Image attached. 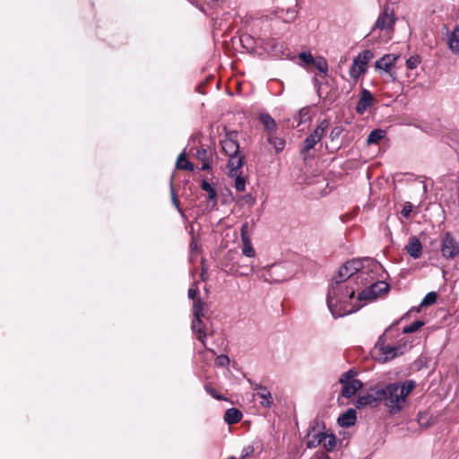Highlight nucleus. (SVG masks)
Listing matches in <instances>:
<instances>
[{
	"instance_id": "1",
	"label": "nucleus",
	"mask_w": 459,
	"mask_h": 459,
	"mask_svg": "<svg viewBox=\"0 0 459 459\" xmlns=\"http://www.w3.org/2000/svg\"><path fill=\"white\" fill-rule=\"evenodd\" d=\"M359 290L354 286L332 279L326 302L329 311L334 318L345 316L360 309V305L354 303V294Z\"/></svg>"
},
{
	"instance_id": "2",
	"label": "nucleus",
	"mask_w": 459,
	"mask_h": 459,
	"mask_svg": "<svg viewBox=\"0 0 459 459\" xmlns=\"http://www.w3.org/2000/svg\"><path fill=\"white\" fill-rule=\"evenodd\" d=\"M378 266L370 258L352 259L342 265L333 279L359 289L374 279L373 271Z\"/></svg>"
},
{
	"instance_id": "3",
	"label": "nucleus",
	"mask_w": 459,
	"mask_h": 459,
	"mask_svg": "<svg viewBox=\"0 0 459 459\" xmlns=\"http://www.w3.org/2000/svg\"><path fill=\"white\" fill-rule=\"evenodd\" d=\"M415 385L414 380L397 381L377 389V394H379L380 402L383 401L389 414L395 415L403 410L408 395Z\"/></svg>"
},
{
	"instance_id": "4",
	"label": "nucleus",
	"mask_w": 459,
	"mask_h": 459,
	"mask_svg": "<svg viewBox=\"0 0 459 459\" xmlns=\"http://www.w3.org/2000/svg\"><path fill=\"white\" fill-rule=\"evenodd\" d=\"M242 257L237 252L229 251L225 255L221 269L229 275L248 276L253 273V268L241 264Z\"/></svg>"
},
{
	"instance_id": "5",
	"label": "nucleus",
	"mask_w": 459,
	"mask_h": 459,
	"mask_svg": "<svg viewBox=\"0 0 459 459\" xmlns=\"http://www.w3.org/2000/svg\"><path fill=\"white\" fill-rule=\"evenodd\" d=\"M378 350L384 357V360H391L404 353L406 345H389L385 343V335H381L377 343Z\"/></svg>"
},
{
	"instance_id": "6",
	"label": "nucleus",
	"mask_w": 459,
	"mask_h": 459,
	"mask_svg": "<svg viewBox=\"0 0 459 459\" xmlns=\"http://www.w3.org/2000/svg\"><path fill=\"white\" fill-rule=\"evenodd\" d=\"M398 59V56L394 54H386L382 57L377 59L375 62V69L379 73H386L388 74L393 81L396 80V74L393 71V67L394 66L396 61Z\"/></svg>"
},
{
	"instance_id": "7",
	"label": "nucleus",
	"mask_w": 459,
	"mask_h": 459,
	"mask_svg": "<svg viewBox=\"0 0 459 459\" xmlns=\"http://www.w3.org/2000/svg\"><path fill=\"white\" fill-rule=\"evenodd\" d=\"M238 134L237 131H227L225 137L220 141L221 148L228 157L235 156L239 153Z\"/></svg>"
},
{
	"instance_id": "8",
	"label": "nucleus",
	"mask_w": 459,
	"mask_h": 459,
	"mask_svg": "<svg viewBox=\"0 0 459 459\" xmlns=\"http://www.w3.org/2000/svg\"><path fill=\"white\" fill-rule=\"evenodd\" d=\"M441 254L446 259H453L459 255V243L450 232L445 233L442 238Z\"/></svg>"
},
{
	"instance_id": "9",
	"label": "nucleus",
	"mask_w": 459,
	"mask_h": 459,
	"mask_svg": "<svg viewBox=\"0 0 459 459\" xmlns=\"http://www.w3.org/2000/svg\"><path fill=\"white\" fill-rule=\"evenodd\" d=\"M394 23H395V19H394V11L388 5H386L384 8L383 12L378 15L370 33H372V31L376 29H378L381 30L393 29L394 26Z\"/></svg>"
},
{
	"instance_id": "10",
	"label": "nucleus",
	"mask_w": 459,
	"mask_h": 459,
	"mask_svg": "<svg viewBox=\"0 0 459 459\" xmlns=\"http://www.w3.org/2000/svg\"><path fill=\"white\" fill-rule=\"evenodd\" d=\"M249 383L251 385V387L254 390L257 391L255 396L261 399L260 404L263 407L271 408L273 404V399L268 388L261 384L254 383L251 380H249Z\"/></svg>"
},
{
	"instance_id": "11",
	"label": "nucleus",
	"mask_w": 459,
	"mask_h": 459,
	"mask_svg": "<svg viewBox=\"0 0 459 459\" xmlns=\"http://www.w3.org/2000/svg\"><path fill=\"white\" fill-rule=\"evenodd\" d=\"M356 293L357 295L354 294V303L360 305V308L366 304L375 300V297L368 284L362 285L359 290H356Z\"/></svg>"
},
{
	"instance_id": "12",
	"label": "nucleus",
	"mask_w": 459,
	"mask_h": 459,
	"mask_svg": "<svg viewBox=\"0 0 459 459\" xmlns=\"http://www.w3.org/2000/svg\"><path fill=\"white\" fill-rule=\"evenodd\" d=\"M380 402L379 394H377V390L374 394H366L357 398L355 406L358 409H361L367 405L375 407Z\"/></svg>"
},
{
	"instance_id": "13",
	"label": "nucleus",
	"mask_w": 459,
	"mask_h": 459,
	"mask_svg": "<svg viewBox=\"0 0 459 459\" xmlns=\"http://www.w3.org/2000/svg\"><path fill=\"white\" fill-rule=\"evenodd\" d=\"M372 102L373 94L370 92V91L363 89L356 106V112L359 115L364 114L365 111L372 105Z\"/></svg>"
},
{
	"instance_id": "14",
	"label": "nucleus",
	"mask_w": 459,
	"mask_h": 459,
	"mask_svg": "<svg viewBox=\"0 0 459 459\" xmlns=\"http://www.w3.org/2000/svg\"><path fill=\"white\" fill-rule=\"evenodd\" d=\"M407 254L414 259H418L422 255V245L420 239L416 237L409 238L408 243L405 246Z\"/></svg>"
},
{
	"instance_id": "15",
	"label": "nucleus",
	"mask_w": 459,
	"mask_h": 459,
	"mask_svg": "<svg viewBox=\"0 0 459 459\" xmlns=\"http://www.w3.org/2000/svg\"><path fill=\"white\" fill-rule=\"evenodd\" d=\"M356 420V410L353 408H350L338 417L337 422L339 426H341L342 428H350L355 424Z\"/></svg>"
},
{
	"instance_id": "16",
	"label": "nucleus",
	"mask_w": 459,
	"mask_h": 459,
	"mask_svg": "<svg viewBox=\"0 0 459 459\" xmlns=\"http://www.w3.org/2000/svg\"><path fill=\"white\" fill-rule=\"evenodd\" d=\"M245 163V156L238 153L235 156L229 157L228 169L229 176L234 177L238 174V170L243 167Z\"/></svg>"
},
{
	"instance_id": "17",
	"label": "nucleus",
	"mask_w": 459,
	"mask_h": 459,
	"mask_svg": "<svg viewBox=\"0 0 459 459\" xmlns=\"http://www.w3.org/2000/svg\"><path fill=\"white\" fill-rule=\"evenodd\" d=\"M191 328L193 333L196 335L197 340L205 345L206 333L202 317H194Z\"/></svg>"
},
{
	"instance_id": "18",
	"label": "nucleus",
	"mask_w": 459,
	"mask_h": 459,
	"mask_svg": "<svg viewBox=\"0 0 459 459\" xmlns=\"http://www.w3.org/2000/svg\"><path fill=\"white\" fill-rule=\"evenodd\" d=\"M362 382L360 380H351V382L342 384V391L341 394L345 398H351L353 396L357 391L362 388Z\"/></svg>"
},
{
	"instance_id": "19",
	"label": "nucleus",
	"mask_w": 459,
	"mask_h": 459,
	"mask_svg": "<svg viewBox=\"0 0 459 459\" xmlns=\"http://www.w3.org/2000/svg\"><path fill=\"white\" fill-rule=\"evenodd\" d=\"M373 275L375 276L374 273ZM375 278L373 280H370V281L368 283V286L369 287L376 299L380 295L386 293L388 291L389 284L384 281H377L373 282Z\"/></svg>"
},
{
	"instance_id": "20",
	"label": "nucleus",
	"mask_w": 459,
	"mask_h": 459,
	"mask_svg": "<svg viewBox=\"0 0 459 459\" xmlns=\"http://www.w3.org/2000/svg\"><path fill=\"white\" fill-rule=\"evenodd\" d=\"M312 435V437L309 438L307 442V448H316L319 445H322L323 440L325 438V433L324 432H316L315 428H311L307 433V437H310Z\"/></svg>"
},
{
	"instance_id": "21",
	"label": "nucleus",
	"mask_w": 459,
	"mask_h": 459,
	"mask_svg": "<svg viewBox=\"0 0 459 459\" xmlns=\"http://www.w3.org/2000/svg\"><path fill=\"white\" fill-rule=\"evenodd\" d=\"M239 41L242 46V48L247 52H253L255 51V48L259 44V39H255L254 37H252L249 34H243L239 37Z\"/></svg>"
},
{
	"instance_id": "22",
	"label": "nucleus",
	"mask_w": 459,
	"mask_h": 459,
	"mask_svg": "<svg viewBox=\"0 0 459 459\" xmlns=\"http://www.w3.org/2000/svg\"><path fill=\"white\" fill-rule=\"evenodd\" d=\"M298 11L296 7H290L287 9H279L277 11V17L284 22H292L296 20Z\"/></svg>"
},
{
	"instance_id": "23",
	"label": "nucleus",
	"mask_w": 459,
	"mask_h": 459,
	"mask_svg": "<svg viewBox=\"0 0 459 459\" xmlns=\"http://www.w3.org/2000/svg\"><path fill=\"white\" fill-rule=\"evenodd\" d=\"M243 413L237 408H230L225 411L224 420L227 424L232 425L242 420Z\"/></svg>"
},
{
	"instance_id": "24",
	"label": "nucleus",
	"mask_w": 459,
	"mask_h": 459,
	"mask_svg": "<svg viewBox=\"0 0 459 459\" xmlns=\"http://www.w3.org/2000/svg\"><path fill=\"white\" fill-rule=\"evenodd\" d=\"M267 142L273 146L276 153L282 152L286 144L285 140L275 135L274 132L267 133Z\"/></svg>"
},
{
	"instance_id": "25",
	"label": "nucleus",
	"mask_w": 459,
	"mask_h": 459,
	"mask_svg": "<svg viewBox=\"0 0 459 459\" xmlns=\"http://www.w3.org/2000/svg\"><path fill=\"white\" fill-rule=\"evenodd\" d=\"M448 47L454 54H459V26H456L448 35Z\"/></svg>"
},
{
	"instance_id": "26",
	"label": "nucleus",
	"mask_w": 459,
	"mask_h": 459,
	"mask_svg": "<svg viewBox=\"0 0 459 459\" xmlns=\"http://www.w3.org/2000/svg\"><path fill=\"white\" fill-rule=\"evenodd\" d=\"M259 121L264 126L267 133H273L276 130L277 124L274 118H273L267 113H262L259 115Z\"/></svg>"
},
{
	"instance_id": "27",
	"label": "nucleus",
	"mask_w": 459,
	"mask_h": 459,
	"mask_svg": "<svg viewBox=\"0 0 459 459\" xmlns=\"http://www.w3.org/2000/svg\"><path fill=\"white\" fill-rule=\"evenodd\" d=\"M373 52L370 49H365L361 51L353 60L355 61V65L359 64L363 67H367V65L373 59Z\"/></svg>"
},
{
	"instance_id": "28",
	"label": "nucleus",
	"mask_w": 459,
	"mask_h": 459,
	"mask_svg": "<svg viewBox=\"0 0 459 459\" xmlns=\"http://www.w3.org/2000/svg\"><path fill=\"white\" fill-rule=\"evenodd\" d=\"M177 169H184L187 171H193L194 170V165L187 160L186 158L185 150L178 155L177 163H176Z\"/></svg>"
},
{
	"instance_id": "29",
	"label": "nucleus",
	"mask_w": 459,
	"mask_h": 459,
	"mask_svg": "<svg viewBox=\"0 0 459 459\" xmlns=\"http://www.w3.org/2000/svg\"><path fill=\"white\" fill-rule=\"evenodd\" d=\"M386 134V132L383 129H374L368 136V144H377L382 140Z\"/></svg>"
},
{
	"instance_id": "30",
	"label": "nucleus",
	"mask_w": 459,
	"mask_h": 459,
	"mask_svg": "<svg viewBox=\"0 0 459 459\" xmlns=\"http://www.w3.org/2000/svg\"><path fill=\"white\" fill-rule=\"evenodd\" d=\"M201 188L203 191L206 192L208 194V200L209 201H215L217 197V191L216 189L206 180L203 179L201 182Z\"/></svg>"
},
{
	"instance_id": "31",
	"label": "nucleus",
	"mask_w": 459,
	"mask_h": 459,
	"mask_svg": "<svg viewBox=\"0 0 459 459\" xmlns=\"http://www.w3.org/2000/svg\"><path fill=\"white\" fill-rule=\"evenodd\" d=\"M320 140L310 133L303 142L302 152H307L315 147Z\"/></svg>"
},
{
	"instance_id": "32",
	"label": "nucleus",
	"mask_w": 459,
	"mask_h": 459,
	"mask_svg": "<svg viewBox=\"0 0 459 459\" xmlns=\"http://www.w3.org/2000/svg\"><path fill=\"white\" fill-rule=\"evenodd\" d=\"M329 126V122L327 119H323L320 124L311 132L314 135H316V138L319 140L322 139L323 135L325 134L326 129Z\"/></svg>"
},
{
	"instance_id": "33",
	"label": "nucleus",
	"mask_w": 459,
	"mask_h": 459,
	"mask_svg": "<svg viewBox=\"0 0 459 459\" xmlns=\"http://www.w3.org/2000/svg\"><path fill=\"white\" fill-rule=\"evenodd\" d=\"M322 446L328 451L331 452L336 446V438L333 434L325 433V438L322 442Z\"/></svg>"
},
{
	"instance_id": "34",
	"label": "nucleus",
	"mask_w": 459,
	"mask_h": 459,
	"mask_svg": "<svg viewBox=\"0 0 459 459\" xmlns=\"http://www.w3.org/2000/svg\"><path fill=\"white\" fill-rule=\"evenodd\" d=\"M367 72V67H363L360 65L357 64L355 65V61L353 60L351 67L350 68V76L353 79H358L362 74Z\"/></svg>"
},
{
	"instance_id": "35",
	"label": "nucleus",
	"mask_w": 459,
	"mask_h": 459,
	"mask_svg": "<svg viewBox=\"0 0 459 459\" xmlns=\"http://www.w3.org/2000/svg\"><path fill=\"white\" fill-rule=\"evenodd\" d=\"M357 375H358V371L353 368H351L341 376V377L339 379V383L342 385V384H346V383L351 382V380H357L355 378V377H357Z\"/></svg>"
},
{
	"instance_id": "36",
	"label": "nucleus",
	"mask_w": 459,
	"mask_h": 459,
	"mask_svg": "<svg viewBox=\"0 0 459 459\" xmlns=\"http://www.w3.org/2000/svg\"><path fill=\"white\" fill-rule=\"evenodd\" d=\"M243 247H242V254L247 257H254L255 255V251L252 247L250 239H244L242 241Z\"/></svg>"
},
{
	"instance_id": "37",
	"label": "nucleus",
	"mask_w": 459,
	"mask_h": 459,
	"mask_svg": "<svg viewBox=\"0 0 459 459\" xmlns=\"http://www.w3.org/2000/svg\"><path fill=\"white\" fill-rule=\"evenodd\" d=\"M437 294L435 291H430L426 294L420 304V307L430 306L437 302Z\"/></svg>"
},
{
	"instance_id": "38",
	"label": "nucleus",
	"mask_w": 459,
	"mask_h": 459,
	"mask_svg": "<svg viewBox=\"0 0 459 459\" xmlns=\"http://www.w3.org/2000/svg\"><path fill=\"white\" fill-rule=\"evenodd\" d=\"M424 325H425L424 321L416 320L413 323H411L410 325L403 327L402 333H414V332L418 331L420 328H421Z\"/></svg>"
},
{
	"instance_id": "39",
	"label": "nucleus",
	"mask_w": 459,
	"mask_h": 459,
	"mask_svg": "<svg viewBox=\"0 0 459 459\" xmlns=\"http://www.w3.org/2000/svg\"><path fill=\"white\" fill-rule=\"evenodd\" d=\"M312 64L315 65L316 68L319 72L324 73L325 74H327L328 64H327L326 60L324 57H316V59H314Z\"/></svg>"
},
{
	"instance_id": "40",
	"label": "nucleus",
	"mask_w": 459,
	"mask_h": 459,
	"mask_svg": "<svg viewBox=\"0 0 459 459\" xmlns=\"http://www.w3.org/2000/svg\"><path fill=\"white\" fill-rule=\"evenodd\" d=\"M194 317H202L204 316V306L201 299H197L193 305Z\"/></svg>"
},
{
	"instance_id": "41",
	"label": "nucleus",
	"mask_w": 459,
	"mask_h": 459,
	"mask_svg": "<svg viewBox=\"0 0 459 459\" xmlns=\"http://www.w3.org/2000/svg\"><path fill=\"white\" fill-rule=\"evenodd\" d=\"M235 188L238 192H243L246 189V179L241 175H235Z\"/></svg>"
},
{
	"instance_id": "42",
	"label": "nucleus",
	"mask_w": 459,
	"mask_h": 459,
	"mask_svg": "<svg viewBox=\"0 0 459 459\" xmlns=\"http://www.w3.org/2000/svg\"><path fill=\"white\" fill-rule=\"evenodd\" d=\"M170 194H171V200L173 205L177 208V210L183 214V211L180 208L179 201L175 194L174 187H173V178H170Z\"/></svg>"
},
{
	"instance_id": "43",
	"label": "nucleus",
	"mask_w": 459,
	"mask_h": 459,
	"mask_svg": "<svg viewBox=\"0 0 459 459\" xmlns=\"http://www.w3.org/2000/svg\"><path fill=\"white\" fill-rule=\"evenodd\" d=\"M420 63L419 56H411L406 60V66L410 70L415 69Z\"/></svg>"
},
{
	"instance_id": "44",
	"label": "nucleus",
	"mask_w": 459,
	"mask_h": 459,
	"mask_svg": "<svg viewBox=\"0 0 459 459\" xmlns=\"http://www.w3.org/2000/svg\"><path fill=\"white\" fill-rule=\"evenodd\" d=\"M413 210V204L410 202H405L403 208L401 211V215L403 218H409L411 216V213Z\"/></svg>"
},
{
	"instance_id": "45",
	"label": "nucleus",
	"mask_w": 459,
	"mask_h": 459,
	"mask_svg": "<svg viewBox=\"0 0 459 459\" xmlns=\"http://www.w3.org/2000/svg\"><path fill=\"white\" fill-rule=\"evenodd\" d=\"M204 390L206 391L207 394H209L211 396H212L216 400H219V401L224 400V397L221 394H218L216 390L211 385H205Z\"/></svg>"
},
{
	"instance_id": "46",
	"label": "nucleus",
	"mask_w": 459,
	"mask_h": 459,
	"mask_svg": "<svg viewBox=\"0 0 459 459\" xmlns=\"http://www.w3.org/2000/svg\"><path fill=\"white\" fill-rule=\"evenodd\" d=\"M215 363L218 367H227L230 364V358L227 355H220L216 358Z\"/></svg>"
},
{
	"instance_id": "47",
	"label": "nucleus",
	"mask_w": 459,
	"mask_h": 459,
	"mask_svg": "<svg viewBox=\"0 0 459 459\" xmlns=\"http://www.w3.org/2000/svg\"><path fill=\"white\" fill-rule=\"evenodd\" d=\"M195 156L198 160L202 161H206L208 159V152L204 148H200L196 151Z\"/></svg>"
},
{
	"instance_id": "48",
	"label": "nucleus",
	"mask_w": 459,
	"mask_h": 459,
	"mask_svg": "<svg viewBox=\"0 0 459 459\" xmlns=\"http://www.w3.org/2000/svg\"><path fill=\"white\" fill-rule=\"evenodd\" d=\"M198 287L196 285V283H195L192 287H190L188 289V291H187V296L190 299H193V300H196V296L198 294Z\"/></svg>"
},
{
	"instance_id": "49",
	"label": "nucleus",
	"mask_w": 459,
	"mask_h": 459,
	"mask_svg": "<svg viewBox=\"0 0 459 459\" xmlns=\"http://www.w3.org/2000/svg\"><path fill=\"white\" fill-rule=\"evenodd\" d=\"M342 132V128L340 127V126H335L332 129L330 134H329V138L331 139V141H334L335 139H337L341 134Z\"/></svg>"
},
{
	"instance_id": "50",
	"label": "nucleus",
	"mask_w": 459,
	"mask_h": 459,
	"mask_svg": "<svg viewBox=\"0 0 459 459\" xmlns=\"http://www.w3.org/2000/svg\"><path fill=\"white\" fill-rule=\"evenodd\" d=\"M248 223L246 222L244 223L242 226H241V230H240V235H241V240L243 241L244 239H250L249 236H248Z\"/></svg>"
},
{
	"instance_id": "51",
	"label": "nucleus",
	"mask_w": 459,
	"mask_h": 459,
	"mask_svg": "<svg viewBox=\"0 0 459 459\" xmlns=\"http://www.w3.org/2000/svg\"><path fill=\"white\" fill-rule=\"evenodd\" d=\"M300 59L307 64H312L314 58L310 53L303 52L300 54Z\"/></svg>"
},
{
	"instance_id": "52",
	"label": "nucleus",
	"mask_w": 459,
	"mask_h": 459,
	"mask_svg": "<svg viewBox=\"0 0 459 459\" xmlns=\"http://www.w3.org/2000/svg\"><path fill=\"white\" fill-rule=\"evenodd\" d=\"M281 268H282L281 264H273L270 268L271 274L276 273Z\"/></svg>"
},
{
	"instance_id": "53",
	"label": "nucleus",
	"mask_w": 459,
	"mask_h": 459,
	"mask_svg": "<svg viewBox=\"0 0 459 459\" xmlns=\"http://www.w3.org/2000/svg\"><path fill=\"white\" fill-rule=\"evenodd\" d=\"M316 458L317 459H331L330 456L324 452H317Z\"/></svg>"
},
{
	"instance_id": "54",
	"label": "nucleus",
	"mask_w": 459,
	"mask_h": 459,
	"mask_svg": "<svg viewBox=\"0 0 459 459\" xmlns=\"http://www.w3.org/2000/svg\"><path fill=\"white\" fill-rule=\"evenodd\" d=\"M315 87L316 88L317 93L320 96L321 82L315 77L313 79Z\"/></svg>"
},
{
	"instance_id": "55",
	"label": "nucleus",
	"mask_w": 459,
	"mask_h": 459,
	"mask_svg": "<svg viewBox=\"0 0 459 459\" xmlns=\"http://www.w3.org/2000/svg\"><path fill=\"white\" fill-rule=\"evenodd\" d=\"M210 168H211L210 164L208 162L204 161V164L202 166V169L203 170H206V169H209Z\"/></svg>"
},
{
	"instance_id": "56",
	"label": "nucleus",
	"mask_w": 459,
	"mask_h": 459,
	"mask_svg": "<svg viewBox=\"0 0 459 459\" xmlns=\"http://www.w3.org/2000/svg\"><path fill=\"white\" fill-rule=\"evenodd\" d=\"M306 114H307V113H306V112H304V109H301V110L299 111L300 122L302 121V119H303V117H304V116H305Z\"/></svg>"
},
{
	"instance_id": "57",
	"label": "nucleus",
	"mask_w": 459,
	"mask_h": 459,
	"mask_svg": "<svg viewBox=\"0 0 459 459\" xmlns=\"http://www.w3.org/2000/svg\"><path fill=\"white\" fill-rule=\"evenodd\" d=\"M190 247H191V250L194 251L197 247V245L191 243Z\"/></svg>"
},
{
	"instance_id": "58",
	"label": "nucleus",
	"mask_w": 459,
	"mask_h": 459,
	"mask_svg": "<svg viewBox=\"0 0 459 459\" xmlns=\"http://www.w3.org/2000/svg\"><path fill=\"white\" fill-rule=\"evenodd\" d=\"M452 148H454L456 152H459V147L456 145H452Z\"/></svg>"
},
{
	"instance_id": "59",
	"label": "nucleus",
	"mask_w": 459,
	"mask_h": 459,
	"mask_svg": "<svg viewBox=\"0 0 459 459\" xmlns=\"http://www.w3.org/2000/svg\"><path fill=\"white\" fill-rule=\"evenodd\" d=\"M414 309H415V311H416V312H420V309H421V307H420V305H419V306H418L417 307H415Z\"/></svg>"
},
{
	"instance_id": "60",
	"label": "nucleus",
	"mask_w": 459,
	"mask_h": 459,
	"mask_svg": "<svg viewBox=\"0 0 459 459\" xmlns=\"http://www.w3.org/2000/svg\"><path fill=\"white\" fill-rule=\"evenodd\" d=\"M423 191L427 192V185L426 184H423Z\"/></svg>"
},
{
	"instance_id": "61",
	"label": "nucleus",
	"mask_w": 459,
	"mask_h": 459,
	"mask_svg": "<svg viewBox=\"0 0 459 459\" xmlns=\"http://www.w3.org/2000/svg\"><path fill=\"white\" fill-rule=\"evenodd\" d=\"M247 455H248V453H247V452H245V454H243V455H242V456H243V457H246V456H247Z\"/></svg>"
},
{
	"instance_id": "62",
	"label": "nucleus",
	"mask_w": 459,
	"mask_h": 459,
	"mask_svg": "<svg viewBox=\"0 0 459 459\" xmlns=\"http://www.w3.org/2000/svg\"><path fill=\"white\" fill-rule=\"evenodd\" d=\"M212 2H218L219 0H212Z\"/></svg>"
}]
</instances>
